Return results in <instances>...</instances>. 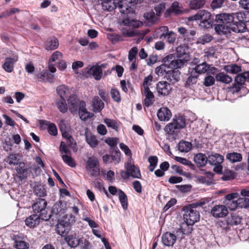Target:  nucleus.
Segmentation results:
<instances>
[{
  "label": "nucleus",
  "mask_w": 249,
  "mask_h": 249,
  "mask_svg": "<svg viewBox=\"0 0 249 249\" xmlns=\"http://www.w3.org/2000/svg\"><path fill=\"white\" fill-rule=\"evenodd\" d=\"M214 30L219 35L226 34L231 31L235 33H243L245 31L242 13H221L216 15L214 20Z\"/></svg>",
  "instance_id": "f257e3e1"
},
{
  "label": "nucleus",
  "mask_w": 249,
  "mask_h": 249,
  "mask_svg": "<svg viewBox=\"0 0 249 249\" xmlns=\"http://www.w3.org/2000/svg\"><path fill=\"white\" fill-rule=\"evenodd\" d=\"M210 200L207 198H203L198 201L193 203L183 208L184 212L183 220L191 223L195 224L198 221L200 218L199 212L196 209L198 207H203Z\"/></svg>",
  "instance_id": "f03ea898"
},
{
  "label": "nucleus",
  "mask_w": 249,
  "mask_h": 249,
  "mask_svg": "<svg viewBox=\"0 0 249 249\" xmlns=\"http://www.w3.org/2000/svg\"><path fill=\"white\" fill-rule=\"evenodd\" d=\"M142 0H121L118 1L117 7L122 14H126V17L123 21L125 25L131 24L133 21L132 18L135 15V5L138 2H141Z\"/></svg>",
  "instance_id": "7ed1b4c3"
},
{
  "label": "nucleus",
  "mask_w": 249,
  "mask_h": 249,
  "mask_svg": "<svg viewBox=\"0 0 249 249\" xmlns=\"http://www.w3.org/2000/svg\"><path fill=\"white\" fill-rule=\"evenodd\" d=\"M185 125L186 120L184 117L181 115L175 116L172 122L166 125L164 130L169 138L175 140L178 136L180 129L184 128Z\"/></svg>",
  "instance_id": "20e7f679"
},
{
  "label": "nucleus",
  "mask_w": 249,
  "mask_h": 249,
  "mask_svg": "<svg viewBox=\"0 0 249 249\" xmlns=\"http://www.w3.org/2000/svg\"><path fill=\"white\" fill-rule=\"evenodd\" d=\"M212 15L208 11L202 10L198 11L195 15L188 17L189 21L200 20L199 26L203 28H211L214 25V21L211 18Z\"/></svg>",
  "instance_id": "39448f33"
},
{
  "label": "nucleus",
  "mask_w": 249,
  "mask_h": 249,
  "mask_svg": "<svg viewBox=\"0 0 249 249\" xmlns=\"http://www.w3.org/2000/svg\"><path fill=\"white\" fill-rule=\"evenodd\" d=\"M47 202L43 198H38L36 202L32 204V207L35 213L41 216L42 220L48 221L51 217V214L48 213L47 208Z\"/></svg>",
  "instance_id": "423d86ee"
},
{
  "label": "nucleus",
  "mask_w": 249,
  "mask_h": 249,
  "mask_svg": "<svg viewBox=\"0 0 249 249\" xmlns=\"http://www.w3.org/2000/svg\"><path fill=\"white\" fill-rule=\"evenodd\" d=\"M249 80V71L244 72L236 76L234 83L232 87L233 92L239 91L245 82Z\"/></svg>",
  "instance_id": "0eeeda50"
},
{
  "label": "nucleus",
  "mask_w": 249,
  "mask_h": 249,
  "mask_svg": "<svg viewBox=\"0 0 249 249\" xmlns=\"http://www.w3.org/2000/svg\"><path fill=\"white\" fill-rule=\"evenodd\" d=\"M162 62L168 68H180L182 67V62L178 59H175L173 54H169L162 59Z\"/></svg>",
  "instance_id": "6e6552de"
},
{
  "label": "nucleus",
  "mask_w": 249,
  "mask_h": 249,
  "mask_svg": "<svg viewBox=\"0 0 249 249\" xmlns=\"http://www.w3.org/2000/svg\"><path fill=\"white\" fill-rule=\"evenodd\" d=\"M71 229V226L69 222L64 220L59 221L56 225V232L61 236H66Z\"/></svg>",
  "instance_id": "1a4fd4ad"
},
{
  "label": "nucleus",
  "mask_w": 249,
  "mask_h": 249,
  "mask_svg": "<svg viewBox=\"0 0 249 249\" xmlns=\"http://www.w3.org/2000/svg\"><path fill=\"white\" fill-rule=\"evenodd\" d=\"M68 245L71 248H76L81 243L83 244V238H80L75 232H71L64 238Z\"/></svg>",
  "instance_id": "9d476101"
},
{
  "label": "nucleus",
  "mask_w": 249,
  "mask_h": 249,
  "mask_svg": "<svg viewBox=\"0 0 249 249\" xmlns=\"http://www.w3.org/2000/svg\"><path fill=\"white\" fill-rule=\"evenodd\" d=\"M211 213L214 217L220 218L226 216L228 214V211L225 205H216L212 209Z\"/></svg>",
  "instance_id": "9b49d317"
},
{
  "label": "nucleus",
  "mask_w": 249,
  "mask_h": 249,
  "mask_svg": "<svg viewBox=\"0 0 249 249\" xmlns=\"http://www.w3.org/2000/svg\"><path fill=\"white\" fill-rule=\"evenodd\" d=\"M125 168L128 171L130 177H132L133 178H141L140 170L139 168L134 165L131 158H129L127 164L125 165Z\"/></svg>",
  "instance_id": "f8f14e48"
},
{
  "label": "nucleus",
  "mask_w": 249,
  "mask_h": 249,
  "mask_svg": "<svg viewBox=\"0 0 249 249\" xmlns=\"http://www.w3.org/2000/svg\"><path fill=\"white\" fill-rule=\"evenodd\" d=\"M18 176L20 180L26 178L29 174V168L27 164L20 162L15 168Z\"/></svg>",
  "instance_id": "ddd939ff"
},
{
  "label": "nucleus",
  "mask_w": 249,
  "mask_h": 249,
  "mask_svg": "<svg viewBox=\"0 0 249 249\" xmlns=\"http://www.w3.org/2000/svg\"><path fill=\"white\" fill-rule=\"evenodd\" d=\"M178 69H172V70L166 71L165 77L167 80L172 84H175L180 79V72Z\"/></svg>",
  "instance_id": "4468645a"
},
{
  "label": "nucleus",
  "mask_w": 249,
  "mask_h": 249,
  "mask_svg": "<svg viewBox=\"0 0 249 249\" xmlns=\"http://www.w3.org/2000/svg\"><path fill=\"white\" fill-rule=\"evenodd\" d=\"M177 240L175 234L170 232H166L161 236V241L163 244L167 247H173Z\"/></svg>",
  "instance_id": "2eb2a0df"
},
{
  "label": "nucleus",
  "mask_w": 249,
  "mask_h": 249,
  "mask_svg": "<svg viewBox=\"0 0 249 249\" xmlns=\"http://www.w3.org/2000/svg\"><path fill=\"white\" fill-rule=\"evenodd\" d=\"M157 90L160 95L166 96L171 90L170 85L166 81H160L157 84Z\"/></svg>",
  "instance_id": "dca6fc26"
},
{
  "label": "nucleus",
  "mask_w": 249,
  "mask_h": 249,
  "mask_svg": "<svg viewBox=\"0 0 249 249\" xmlns=\"http://www.w3.org/2000/svg\"><path fill=\"white\" fill-rule=\"evenodd\" d=\"M41 216L38 214L35 213L30 215L27 217L25 222L27 226L34 228L38 226L40 222Z\"/></svg>",
  "instance_id": "f3484780"
},
{
  "label": "nucleus",
  "mask_w": 249,
  "mask_h": 249,
  "mask_svg": "<svg viewBox=\"0 0 249 249\" xmlns=\"http://www.w3.org/2000/svg\"><path fill=\"white\" fill-rule=\"evenodd\" d=\"M18 60V57L17 55H15L13 57H6L4 64L2 65V68L8 72H12L14 69V64Z\"/></svg>",
  "instance_id": "a211bd4d"
},
{
  "label": "nucleus",
  "mask_w": 249,
  "mask_h": 249,
  "mask_svg": "<svg viewBox=\"0 0 249 249\" xmlns=\"http://www.w3.org/2000/svg\"><path fill=\"white\" fill-rule=\"evenodd\" d=\"M177 55L178 59L182 62V66H183L187 61L189 60V55L185 51L184 47L178 46L176 49Z\"/></svg>",
  "instance_id": "6ab92c4d"
},
{
  "label": "nucleus",
  "mask_w": 249,
  "mask_h": 249,
  "mask_svg": "<svg viewBox=\"0 0 249 249\" xmlns=\"http://www.w3.org/2000/svg\"><path fill=\"white\" fill-rule=\"evenodd\" d=\"M171 116V112L167 107H161L157 112V116L161 121H168Z\"/></svg>",
  "instance_id": "aec40b11"
},
{
  "label": "nucleus",
  "mask_w": 249,
  "mask_h": 249,
  "mask_svg": "<svg viewBox=\"0 0 249 249\" xmlns=\"http://www.w3.org/2000/svg\"><path fill=\"white\" fill-rule=\"evenodd\" d=\"M198 76L197 72L192 70L185 83V87L187 88H191L194 85L196 84Z\"/></svg>",
  "instance_id": "412c9836"
},
{
  "label": "nucleus",
  "mask_w": 249,
  "mask_h": 249,
  "mask_svg": "<svg viewBox=\"0 0 249 249\" xmlns=\"http://www.w3.org/2000/svg\"><path fill=\"white\" fill-rule=\"evenodd\" d=\"M86 140L87 143L92 148L96 147L99 144V141L96 137L93 135L90 131L86 130L85 133Z\"/></svg>",
  "instance_id": "4be33fe9"
},
{
  "label": "nucleus",
  "mask_w": 249,
  "mask_h": 249,
  "mask_svg": "<svg viewBox=\"0 0 249 249\" xmlns=\"http://www.w3.org/2000/svg\"><path fill=\"white\" fill-rule=\"evenodd\" d=\"M119 0H102V9L104 11H112L117 7Z\"/></svg>",
  "instance_id": "5701e85b"
},
{
  "label": "nucleus",
  "mask_w": 249,
  "mask_h": 249,
  "mask_svg": "<svg viewBox=\"0 0 249 249\" xmlns=\"http://www.w3.org/2000/svg\"><path fill=\"white\" fill-rule=\"evenodd\" d=\"M242 220V217L238 213H232L230 216L227 218L226 223L228 225L234 226L240 224Z\"/></svg>",
  "instance_id": "b1692460"
},
{
  "label": "nucleus",
  "mask_w": 249,
  "mask_h": 249,
  "mask_svg": "<svg viewBox=\"0 0 249 249\" xmlns=\"http://www.w3.org/2000/svg\"><path fill=\"white\" fill-rule=\"evenodd\" d=\"M143 92L145 96V99L143 101V105L147 107H149L155 102L154 95L153 92L151 91L150 89H146V90H143Z\"/></svg>",
  "instance_id": "393cba45"
},
{
  "label": "nucleus",
  "mask_w": 249,
  "mask_h": 249,
  "mask_svg": "<svg viewBox=\"0 0 249 249\" xmlns=\"http://www.w3.org/2000/svg\"><path fill=\"white\" fill-rule=\"evenodd\" d=\"M194 160L198 167H202L208 162V157L205 154L199 153L194 156Z\"/></svg>",
  "instance_id": "a878e982"
},
{
  "label": "nucleus",
  "mask_w": 249,
  "mask_h": 249,
  "mask_svg": "<svg viewBox=\"0 0 249 249\" xmlns=\"http://www.w3.org/2000/svg\"><path fill=\"white\" fill-rule=\"evenodd\" d=\"M224 161V157L219 154L215 153L208 157V162L212 165L221 164Z\"/></svg>",
  "instance_id": "bb28decb"
},
{
  "label": "nucleus",
  "mask_w": 249,
  "mask_h": 249,
  "mask_svg": "<svg viewBox=\"0 0 249 249\" xmlns=\"http://www.w3.org/2000/svg\"><path fill=\"white\" fill-rule=\"evenodd\" d=\"M79 115L83 121H86L91 117L90 113L86 108V104L84 101H81L79 103Z\"/></svg>",
  "instance_id": "cd10ccee"
},
{
  "label": "nucleus",
  "mask_w": 249,
  "mask_h": 249,
  "mask_svg": "<svg viewBox=\"0 0 249 249\" xmlns=\"http://www.w3.org/2000/svg\"><path fill=\"white\" fill-rule=\"evenodd\" d=\"M70 110L72 113L77 111L78 107V100L75 95H71L68 99Z\"/></svg>",
  "instance_id": "c85d7f7f"
},
{
  "label": "nucleus",
  "mask_w": 249,
  "mask_h": 249,
  "mask_svg": "<svg viewBox=\"0 0 249 249\" xmlns=\"http://www.w3.org/2000/svg\"><path fill=\"white\" fill-rule=\"evenodd\" d=\"M181 13V11L179 9V4L178 2H174L171 7L166 10L164 15L165 17L170 16L171 14L175 15H178Z\"/></svg>",
  "instance_id": "c756f323"
},
{
  "label": "nucleus",
  "mask_w": 249,
  "mask_h": 249,
  "mask_svg": "<svg viewBox=\"0 0 249 249\" xmlns=\"http://www.w3.org/2000/svg\"><path fill=\"white\" fill-rule=\"evenodd\" d=\"M93 110L95 112H100L104 107V103L98 96H94L92 100Z\"/></svg>",
  "instance_id": "7c9ffc66"
},
{
  "label": "nucleus",
  "mask_w": 249,
  "mask_h": 249,
  "mask_svg": "<svg viewBox=\"0 0 249 249\" xmlns=\"http://www.w3.org/2000/svg\"><path fill=\"white\" fill-rule=\"evenodd\" d=\"M194 224V223H191V222L184 220L180 224L179 230L183 234H189L193 231V226Z\"/></svg>",
  "instance_id": "2f4dec72"
},
{
  "label": "nucleus",
  "mask_w": 249,
  "mask_h": 249,
  "mask_svg": "<svg viewBox=\"0 0 249 249\" xmlns=\"http://www.w3.org/2000/svg\"><path fill=\"white\" fill-rule=\"evenodd\" d=\"M215 80L216 81L228 84L232 81L231 77L225 73L224 72H219L216 74Z\"/></svg>",
  "instance_id": "473e14b6"
},
{
  "label": "nucleus",
  "mask_w": 249,
  "mask_h": 249,
  "mask_svg": "<svg viewBox=\"0 0 249 249\" xmlns=\"http://www.w3.org/2000/svg\"><path fill=\"white\" fill-rule=\"evenodd\" d=\"M178 149L181 152H188L192 147V143L185 141H180L178 144Z\"/></svg>",
  "instance_id": "72a5a7b5"
},
{
  "label": "nucleus",
  "mask_w": 249,
  "mask_h": 249,
  "mask_svg": "<svg viewBox=\"0 0 249 249\" xmlns=\"http://www.w3.org/2000/svg\"><path fill=\"white\" fill-rule=\"evenodd\" d=\"M242 154L237 152H231L226 155V159L231 163L240 162L242 160Z\"/></svg>",
  "instance_id": "f704fd0d"
},
{
  "label": "nucleus",
  "mask_w": 249,
  "mask_h": 249,
  "mask_svg": "<svg viewBox=\"0 0 249 249\" xmlns=\"http://www.w3.org/2000/svg\"><path fill=\"white\" fill-rule=\"evenodd\" d=\"M15 245L14 247L17 249H27L29 247V243L20 240L19 237L15 236Z\"/></svg>",
  "instance_id": "c9c22d12"
},
{
  "label": "nucleus",
  "mask_w": 249,
  "mask_h": 249,
  "mask_svg": "<svg viewBox=\"0 0 249 249\" xmlns=\"http://www.w3.org/2000/svg\"><path fill=\"white\" fill-rule=\"evenodd\" d=\"M89 72L92 74L94 78L97 80H99L101 78L103 73L101 67L99 66L92 67L90 69Z\"/></svg>",
  "instance_id": "e433bc0d"
},
{
  "label": "nucleus",
  "mask_w": 249,
  "mask_h": 249,
  "mask_svg": "<svg viewBox=\"0 0 249 249\" xmlns=\"http://www.w3.org/2000/svg\"><path fill=\"white\" fill-rule=\"evenodd\" d=\"M99 166V162L95 157H90L88 158L86 161V168L87 170L91 169L92 168Z\"/></svg>",
  "instance_id": "4c0bfd02"
},
{
  "label": "nucleus",
  "mask_w": 249,
  "mask_h": 249,
  "mask_svg": "<svg viewBox=\"0 0 249 249\" xmlns=\"http://www.w3.org/2000/svg\"><path fill=\"white\" fill-rule=\"evenodd\" d=\"M59 42L57 38H53L47 41L45 48L47 50H53L58 48Z\"/></svg>",
  "instance_id": "58836bf2"
},
{
  "label": "nucleus",
  "mask_w": 249,
  "mask_h": 249,
  "mask_svg": "<svg viewBox=\"0 0 249 249\" xmlns=\"http://www.w3.org/2000/svg\"><path fill=\"white\" fill-rule=\"evenodd\" d=\"M118 196L119 200L124 210H126L128 206L127 197L125 193L121 190H119Z\"/></svg>",
  "instance_id": "ea45409f"
},
{
  "label": "nucleus",
  "mask_w": 249,
  "mask_h": 249,
  "mask_svg": "<svg viewBox=\"0 0 249 249\" xmlns=\"http://www.w3.org/2000/svg\"><path fill=\"white\" fill-rule=\"evenodd\" d=\"M210 68V65L206 62L197 65L195 68L193 69V71H196L198 74L205 73Z\"/></svg>",
  "instance_id": "a19ab883"
},
{
  "label": "nucleus",
  "mask_w": 249,
  "mask_h": 249,
  "mask_svg": "<svg viewBox=\"0 0 249 249\" xmlns=\"http://www.w3.org/2000/svg\"><path fill=\"white\" fill-rule=\"evenodd\" d=\"M205 0H191L189 3L190 8L193 10H197L203 7Z\"/></svg>",
  "instance_id": "79ce46f5"
},
{
  "label": "nucleus",
  "mask_w": 249,
  "mask_h": 249,
  "mask_svg": "<svg viewBox=\"0 0 249 249\" xmlns=\"http://www.w3.org/2000/svg\"><path fill=\"white\" fill-rule=\"evenodd\" d=\"M56 105L59 110L62 113H65L68 110L67 105L65 98H59L56 101Z\"/></svg>",
  "instance_id": "37998d69"
},
{
  "label": "nucleus",
  "mask_w": 249,
  "mask_h": 249,
  "mask_svg": "<svg viewBox=\"0 0 249 249\" xmlns=\"http://www.w3.org/2000/svg\"><path fill=\"white\" fill-rule=\"evenodd\" d=\"M56 91L60 98H66L69 93V89L65 85H60L56 89Z\"/></svg>",
  "instance_id": "c03bdc74"
},
{
  "label": "nucleus",
  "mask_w": 249,
  "mask_h": 249,
  "mask_svg": "<svg viewBox=\"0 0 249 249\" xmlns=\"http://www.w3.org/2000/svg\"><path fill=\"white\" fill-rule=\"evenodd\" d=\"M224 70L228 72L236 74L237 72L241 71V67L237 65L236 64H231L225 66Z\"/></svg>",
  "instance_id": "a18cd8bd"
},
{
  "label": "nucleus",
  "mask_w": 249,
  "mask_h": 249,
  "mask_svg": "<svg viewBox=\"0 0 249 249\" xmlns=\"http://www.w3.org/2000/svg\"><path fill=\"white\" fill-rule=\"evenodd\" d=\"M144 18L149 22L153 24L159 19L158 17L153 11L147 12L144 15Z\"/></svg>",
  "instance_id": "49530a36"
},
{
  "label": "nucleus",
  "mask_w": 249,
  "mask_h": 249,
  "mask_svg": "<svg viewBox=\"0 0 249 249\" xmlns=\"http://www.w3.org/2000/svg\"><path fill=\"white\" fill-rule=\"evenodd\" d=\"M34 192L35 195L39 197L46 196V191L44 187L41 185H37L35 187Z\"/></svg>",
  "instance_id": "de8ad7c7"
},
{
  "label": "nucleus",
  "mask_w": 249,
  "mask_h": 249,
  "mask_svg": "<svg viewBox=\"0 0 249 249\" xmlns=\"http://www.w3.org/2000/svg\"><path fill=\"white\" fill-rule=\"evenodd\" d=\"M70 154H62L61 157L63 161L69 166L74 167L76 166V163L74 160L72 158Z\"/></svg>",
  "instance_id": "09e8293b"
},
{
  "label": "nucleus",
  "mask_w": 249,
  "mask_h": 249,
  "mask_svg": "<svg viewBox=\"0 0 249 249\" xmlns=\"http://www.w3.org/2000/svg\"><path fill=\"white\" fill-rule=\"evenodd\" d=\"M213 39L212 36L208 34H206L198 38L196 43L204 45L210 42Z\"/></svg>",
  "instance_id": "8fccbe9b"
},
{
  "label": "nucleus",
  "mask_w": 249,
  "mask_h": 249,
  "mask_svg": "<svg viewBox=\"0 0 249 249\" xmlns=\"http://www.w3.org/2000/svg\"><path fill=\"white\" fill-rule=\"evenodd\" d=\"M104 122L107 124V125L111 127L113 129L117 130L119 128V123L114 120H112L109 118H105L104 120Z\"/></svg>",
  "instance_id": "3c124183"
},
{
  "label": "nucleus",
  "mask_w": 249,
  "mask_h": 249,
  "mask_svg": "<svg viewBox=\"0 0 249 249\" xmlns=\"http://www.w3.org/2000/svg\"><path fill=\"white\" fill-rule=\"evenodd\" d=\"M62 203L61 201H59L58 202H56L53 206L52 211L50 213H54V214H58L61 213H63V208Z\"/></svg>",
  "instance_id": "603ef678"
},
{
  "label": "nucleus",
  "mask_w": 249,
  "mask_h": 249,
  "mask_svg": "<svg viewBox=\"0 0 249 249\" xmlns=\"http://www.w3.org/2000/svg\"><path fill=\"white\" fill-rule=\"evenodd\" d=\"M150 165L149 170L150 172H153L157 166L158 162V158L156 156H150L148 160Z\"/></svg>",
  "instance_id": "864d4df0"
},
{
  "label": "nucleus",
  "mask_w": 249,
  "mask_h": 249,
  "mask_svg": "<svg viewBox=\"0 0 249 249\" xmlns=\"http://www.w3.org/2000/svg\"><path fill=\"white\" fill-rule=\"evenodd\" d=\"M175 159L178 162H180L183 165L189 166L192 169H195V165L186 159L179 157H176Z\"/></svg>",
  "instance_id": "5fc2aeb1"
},
{
  "label": "nucleus",
  "mask_w": 249,
  "mask_h": 249,
  "mask_svg": "<svg viewBox=\"0 0 249 249\" xmlns=\"http://www.w3.org/2000/svg\"><path fill=\"white\" fill-rule=\"evenodd\" d=\"M225 204L227 205V207L230 210L232 211V210H235L238 207H240V202L239 201V198H238L236 200H233V201H229V202L225 201Z\"/></svg>",
  "instance_id": "6e6d98bb"
},
{
  "label": "nucleus",
  "mask_w": 249,
  "mask_h": 249,
  "mask_svg": "<svg viewBox=\"0 0 249 249\" xmlns=\"http://www.w3.org/2000/svg\"><path fill=\"white\" fill-rule=\"evenodd\" d=\"M118 141L119 139L118 138L114 137H108L105 140L106 143L114 149H115V147H117Z\"/></svg>",
  "instance_id": "4d7b16f0"
},
{
  "label": "nucleus",
  "mask_w": 249,
  "mask_h": 249,
  "mask_svg": "<svg viewBox=\"0 0 249 249\" xmlns=\"http://www.w3.org/2000/svg\"><path fill=\"white\" fill-rule=\"evenodd\" d=\"M107 38L113 43L123 40V37L121 35L115 33L108 34Z\"/></svg>",
  "instance_id": "13d9d810"
},
{
  "label": "nucleus",
  "mask_w": 249,
  "mask_h": 249,
  "mask_svg": "<svg viewBox=\"0 0 249 249\" xmlns=\"http://www.w3.org/2000/svg\"><path fill=\"white\" fill-rule=\"evenodd\" d=\"M110 94L113 100L116 102H120L121 100V95L119 91L115 89H112L110 91Z\"/></svg>",
  "instance_id": "bf43d9fd"
},
{
  "label": "nucleus",
  "mask_w": 249,
  "mask_h": 249,
  "mask_svg": "<svg viewBox=\"0 0 249 249\" xmlns=\"http://www.w3.org/2000/svg\"><path fill=\"white\" fill-rule=\"evenodd\" d=\"M215 78L211 75L207 76L205 77L203 81V85L206 87H210L214 85L215 81Z\"/></svg>",
  "instance_id": "052dcab7"
},
{
  "label": "nucleus",
  "mask_w": 249,
  "mask_h": 249,
  "mask_svg": "<svg viewBox=\"0 0 249 249\" xmlns=\"http://www.w3.org/2000/svg\"><path fill=\"white\" fill-rule=\"evenodd\" d=\"M167 68H168V67L163 63L155 69V73L158 75L162 76L164 73H165V74L166 73V71H167L166 70Z\"/></svg>",
  "instance_id": "680f3d73"
},
{
  "label": "nucleus",
  "mask_w": 249,
  "mask_h": 249,
  "mask_svg": "<svg viewBox=\"0 0 249 249\" xmlns=\"http://www.w3.org/2000/svg\"><path fill=\"white\" fill-rule=\"evenodd\" d=\"M234 173L230 170H226L222 177L223 180H229L234 178Z\"/></svg>",
  "instance_id": "e2e57ef3"
},
{
  "label": "nucleus",
  "mask_w": 249,
  "mask_h": 249,
  "mask_svg": "<svg viewBox=\"0 0 249 249\" xmlns=\"http://www.w3.org/2000/svg\"><path fill=\"white\" fill-rule=\"evenodd\" d=\"M120 156L121 153L117 147H116L114 154L112 153L111 155V161H114L115 164L118 163L120 160Z\"/></svg>",
  "instance_id": "0e129e2a"
},
{
  "label": "nucleus",
  "mask_w": 249,
  "mask_h": 249,
  "mask_svg": "<svg viewBox=\"0 0 249 249\" xmlns=\"http://www.w3.org/2000/svg\"><path fill=\"white\" fill-rule=\"evenodd\" d=\"M62 60V54L59 51L54 52L52 55L49 60L52 62H55L58 61V62Z\"/></svg>",
  "instance_id": "69168bd1"
},
{
  "label": "nucleus",
  "mask_w": 249,
  "mask_h": 249,
  "mask_svg": "<svg viewBox=\"0 0 249 249\" xmlns=\"http://www.w3.org/2000/svg\"><path fill=\"white\" fill-rule=\"evenodd\" d=\"M122 32L124 36L127 37H133L136 35L135 33L129 28L128 29V27H124L122 30Z\"/></svg>",
  "instance_id": "338daca9"
},
{
  "label": "nucleus",
  "mask_w": 249,
  "mask_h": 249,
  "mask_svg": "<svg viewBox=\"0 0 249 249\" xmlns=\"http://www.w3.org/2000/svg\"><path fill=\"white\" fill-rule=\"evenodd\" d=\"M152 79L153 77L151 75L144 78L143 83V90H146V89H149V86L151 84L150 83L152 82Z\"/></svg>",
  "instance_id": "774afa93"
}]
</instances>
